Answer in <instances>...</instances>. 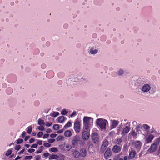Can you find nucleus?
<instances>
[{
	"mask_svg": "<svg viewBox=\"0 0 160 160\" xmlns=\"http://www.w3.org/2000/svg\"><path fill=\"white\" fill-rule=\"evenodd\" d=\"M83 127L84 129L86 130L89 128V126L93 123V118L88 116H85L83 119Z\"/></svg>",
	"mask_w": 160,
	"mask_h": 160,
	"instance_id": "obj_1",
	"label": "nucleus"
},
{
	"mask_svg": "<svg viewBox=\"0 0 160 160\" xmlns=\"http://www.w3.org/2000/svg\"><path fill=\"white\" fill-rule=\"evenodd\" d=\"M96 124L102 130H105L107 124H108V121L103 118H99L96 120Z\"/></svg>",
	"mask_w": 160,
	"mask_h": 160,
	"instance_id": "obj_2",
	"label": "nucleus"
},
{
	"mask_svg": "<svg viewBox=\"0 0 160 160\" xmlns=\"http://www.w3.org/2000/svg\"><path fill=\"white\" fill-rule=\"evenodd\" d=\"M72 145L73 147L79 144L81 145L83 144V142L81 140L80 138L78 135H76L73 137L72 141Z\"/></svg>",
	"mask_w": 160,
	"mask_h": 160,
	"instance_id": "obj_3",
	"label": "nucleus"
},
{
	"mask_svg": "<svg viewBox=\"0 0 160 160\" xmlns=\"http://www.w3.org/2000/svg\"><path fill=\"white\" fill-rule=\"evenodd\" d=\"M74 151L72 153L73 156L76 158H78L80 157H83L86 155V151Z\"/></svg>",
	"mask_w": 160,
	"mask_h": 160,
	"instance_id": "obj_4",
	"label": "nucleus"
},
{
	"mask_svg": "<svg viewBox=\"0 0 160 160\" xmlns=\"http://www.w3.org/2000/svg\"><path fill=\"white\" fill-rule=\"evenodd\" d=\"M90 129H84V128L82 129V138L84 140H87L90 135Z\"/></svg>",
	"mask_w": 160,
	"mask_h": 160,
	"instance_id": "obj_5",
	"label": "nucleus"
},
{
	"mask_svg": "<svg viewBox=\"0 0 160 160\" xmlns=\"http://www.w3.org/2000/svg\"><path fill=\"white\" fill-rule=\"evenodd\" d=\"M81 124L80 122L76 119L74 122V128L75 131L77 133H79L81 130Z\"/></svg>",
	"mask_w": 160,
	"mask_h": 160,
	"instance_id": "obj_6",
	"label": "nucleus"
},
{
	"mask_svg": "<svg viewBox=\"0 0 160 160\" xmlns=\"http://www.w3.org/2000/svg\"><path fill=\"white\" fill-rule=\"evenodd\" d=\"M151 89L150 85L148 84H145L142 86L141 90L143 93H148L149 92V91Z\"/></svg>",
	"mask_w": 160,
	"mask_h": 160,
	"instance_id": "obj_7",
	"label": "nucleus"
},
{
	"mask_svg": "<svg viewBox=\"0 0 160 160\" xmlns=\"http://www.w3.org/2000/svg\"><path fill=\"white\" fill-rule=\"evenodd\" d=\"M130 130V127L129 125L125 126L122 128L121 130V135L122 136H125L128 133Z\"/></svg>",
	"mask_w": 160,
	"mask_h": 160,
	"instance_id": "obj_8",
	"label": "nucleus"
},
{
	"mask_svg": "<svg viewBox=\"0 0 160 160\" xmlns=\"http://www.w3.org/2000/svg\"><path fill=\"white\" fill-rule=\"evenodd\" d=\"M92 139L95 143H98L99 142V138L97 133L95 132L92 134Z\"/></svg>",
	"mask_w": 160,
	"mask_h": 160,
	"instance_id": "obj_9",
	"label": "nucleus"
},
{
	"mask_svg": "<svg viewBox=\"0 0 160 160\" xmlns=\"http://www.w3.org/2000/svg\"><path fill=\"white\" fill-rule=\"evenodd\" d=\"M111 122L110 127L111 130L116 128L119 124V122L115 120H111Z\"/></svg>",
	"mask_w": 160,
	"mask_h": 160,
	"instance_id": "obj_10",
	"label": "nucleus"
},
{
	"mask_svg": "<svg viewBox=\"0 0 160 160\" xmlns=\"http://www.w3.org/2000/svg\"><path fill=\"white\" fill-rule=\"evenodd\" d=\"M60 148L62 150H65L67 149L70 150L72 148V146L68 144H64L59 146Z\"/></svg>",
	"mask_w": 160,
	"mask_h": 160,
	"instance_id": "obj_11",
	"label": "nucleus"
},
{
	"mask_svg": "<svg viewBox=\"0 0 160 160\" xmlns=\"http://www.w3.org/2000/svg\"><path fill=\"white\" fill-rule=\"evenodd\" d=\"M108 142L107 140H105L102 142L101 149L102 150H106L108 145Z\"/></svg>",
	"mask_w": 160,
	"mask_h": 160,
	"instance_id": "obj_12",
	"label": "nucleus"
},
{
	"mask_svg": "<svg viewBox=\"0 0 160 160\" xmlns=\"http://www.w3.org/2000/svg\"><path fill=\"white\" fill-rule=\"evenodd\" d=\"M89 53L91 54L94 55L98 52V50L94 47H91L89 49Z\"/></svg>",
	"mask_w": 160,
	"mask_h": 160,
	"instance_id": "obj_13",
	"label": "nucleus"
},
{
	"mask_svg": "<svg viewBox=\"0 0 160 160\" xmlns=\"http://www.w3.org/2000/svg\"><path fill=\"white\" fill-rule=\"evenodd\" d=\"M154 138V136L153 135L150 134L147 137H146V141L147 143L150 142Z\"/></svg>",
	"mask_w": 160,
	"mask_h": 160,
	"instance_id": "obj_14",
	"label": "nucleus"
},
{
	"mask_svg": "<svg viewBox=\"0 0 160 160\" xmlns=\"http://www.w3.org/2000/svg\"><path fill=\"white\" fill-rule=\"evenodd\" d=\"M134 147L138 149H140L142 145L141 142L139 141H137L133 143Z\"/></svg>",
	"mask_w": 160,
	"mask_h": 160,
	"instance_id": "obj_15",
	"label": "nucleus"
},
{
	"mask_svg": "<svg viewBox=\"0 0 160 160\" xmlns=\"http://www.w3.org/2000/svg\"><path fill=\"white\" fill-rule=\"evenodd\" d=\"M111 155V151H106L104 153V158L106 159H108Z\"/></svg>",
	"mask_w": 160,
	"mask_h": 160,
	"instance_id": "obj_16",
	"label": "nucleus"
},
{
	"mask_svg": "<svg viewBox=\"0 0 160 160\" xmlns=\"http://www.w3.org/2000/svg\"><path fill=\"white\" fill-rule=\"evenodd\" d=\"M136 154L135 151H131L129 153V159H132L135 157Z\"/></svg>",
	"mask_w": 160,
	"mask_h": 160,
	"instance_id": "obj_17",
	"label": "nucleus"
},
{
	"mask_svg": "<svg viewBox=\"0 0 160 160\" xmlns=\"http://www.w3.org/2000/svg\"><path fill=\"white\" fill-rule=\"evenodd\" d=\"M129 135H130L132 136L134 138H136L137 135V133L134 130H132L131 132L129 133Z\"/></svg>",
	"mask_w": 160,
	"mask_h": 160,
	"instance_id": "obj_18",
	"label": "nucleus"
},
{
	"mask_svg": "<svg viewBox=\"0 0 160 160\" xmlns=\"http://www.w3.org/2000/svg\"><path fill=\"white\" fill-rule=\"evenodd\" d=\"M72 135L71 131L69 130H67L64 132V135L65 137H70Z\"/></svg>",
	"mask_w": 160,
	"mask_h": 160,
	"instance_id": "obj_19",
	"label": "nucleus"
},
{
	"mask_svg": "<svg viewBox=\"0 0 160 160\" xmlns=\"http://www.w3.org/2000/svg\"><path fill=\"white\" fill-rule=\"evenodd\" d=\"M58 155L55 154H52L50 155L49 157V160L56 159L58 160Z\"/></svg>",
	"mask_w": 160,
	"mask_h": 160,
	"instance_id": "obj_20",
	"label": "nucleus"
},
{
	"mask_svg": "<svg viewBox=\"0 0 160 160\" xmlns=\"http://www.w3.org/2000/svg\"><path fill=\"white\" fill-rule=\"evenodd\" d=\"M158 145L153 143L151 145L149 150H156Z\"/></svg>",
	"mask_w": 160,
	"mask_h": 160,
	"instance_id": "obj_21",
	"label": "nucleus"
},
{
	"mask_svg": "<svg viewBox=\"0 0 160 160\" xmlns=\"http://www.w3.org/2000/svg\"><path fill=\"white\" fill-rule=\"evenodd\" d=\"M59 113L57 112H53L50 114V115L53 117H55L59 115Z\"/></svg>",
	"mask_w": 160,
	"mask_h": 160,
	"instance_id": "obj_22",
	"label": "nucleus"
},
{
	"mask_svg": "<svg viewBox=\"0 0 160 160\" xmlns=\"http://www.w3.org/2000/svg\"><path fill=\"white\" fill-rule=\"evenodd\" d=\"M124 71L122 69H119L116 72L117 74L119 76L122 75Z\"/></svg>",
	"mask_w": 160,
	"mask_h": 160,
	"instance_id": "obj_23",
	"label": "nucleus"
},
{
	"mask_svg": "<svg viewBox=\"0 0 160 160\" xmlns=\"http://www.w3.org/2000/svg\"><path fill=\"white\" fill-rule=\"evenodd\" d=\"M47 75L49 78H52L54 75V73L52 71H49L47 73Z\"/></svg>",
	"mask_w": 160,
	"mask_h": 160,
	"instance_id": "obj_24",
	"label": "nucleus"
},
{
	"mask_svg": "<svg viewBox=\"0 0 160 160\" xmlns=\"http://www.w3.org/2000/svg\"><path fill=\"white\" fill-rule=\"evenodd\" d=\"M64 118L65 117L63 116L59 117L58 118V121L60 123H62L64 121Z\"/></svg>",
	"mask_w": 160,
	"mask_h": 160,
	"instance_id": "obj_25",
	"label": "nucleus"
},
{
	"mask_svg": "<svg viewBox=\"0 0 160 160\" xmlns=\"http://www.w3.org/2000/svg\"><path fill=\"white\" fill-rule=\"evenodd\" d=\"M71 122L70 121L68 122L64 126L63 129H67L68 128L71 126Z\"/></svg>",
	"mask_w": 160,
	"mask_h": 160,
	"instance_id": "obj_26",
	"label": "nucleus"
},
{
	"mask_svg": "<svg viewBox=\"0 0 160 160\" xmlns=\"http://www.w3.org/2000/svg\"><path fill=\"white\" fill-rule=\"evenodd\" d=\"M75 82H81V81H85L86 79L84 78L83 77H79V78H78L76 80H73Z\"/></svg>",
	"mask_w": 160,
	"mask_h": 160,
	"instance_id": "obj_27",
	"label": "nucleus"
},
{
	"mask_svg": "<svg viewBox=\"0 0 160 160\" xmlns=\"http://www.w3.org/2000/svg\"><path fill=\"white\" fill-rule=\"evenodd\" d=\"M64 137L62 136H58L56 138V139L58 141H61L63 140Z\"/></svg>",
	"mask_w": 160,
	"mask_h": 160,
	"instance_id": "obj_28",
	"label": "nucleus"
},
{
	"mask_svg": "<svg viewBox=\"0 0 160 160\" xmlns=\"http://www.w3.org/2000/svg\"><path fill=\"white\" fill-rule=\"evenodd\" d=\"M58 160H63L64 159V156L62 154L58 155Z\"/></svg>",
	"mask_w": 160,
	"mask_h": 160,
	"instance_id": "obj_29",
	"label": "nucleus"
},
{
	"mask_svg": "<svg viewBox=\"0 0 160 160\" xmlns=\"http://www.w3.org/2000/svg\"><path fill=\"white\" fill-rule=\"evenodd\" d=\"M121 148L120 146L116 145L113 147L112 150H121Z\"/></svg>",
	"mask_w": 160,
	"mask_h": 160,
	"instance_id": "obj_30",
	"label": "nucleus"
},
{
	"mask_svg": "<svg viewBox=\"0 0 160 160\" xmlns=\"http://www.w3.org/2000/svg\"><path fill=\"white\" fill-rule=\"evenodd\" d=\"M38 124L40 125H44L45 122L43 120L40 119H39L38 120Z\"/></svg>",
	"mask_w": 160,
	"mask_h": 160,
	"instance_id": "obj_31",
	"label": "nucleus"
},
{
	"mask_svg": "<svg viewBox=\"0 0 160 160\" xmlns=\"http://www.w3.org/2000/svg\"><path fill=\"white\" fill-rule=\"evenodd\" d=\"M142 126L146 130H149L150 128V127L146 124H143Z\"/></svg>",
	"mask_w": 160,
	"mask_h": 160,
	"instance_id": "obj_32",
	"label": "nucleus"
},
{
	"mask_svg": "<svg viewBox=\"0 0 160 160\" xmlns=\"http://www.w3.org/2000/svg\"><path fill=\"white\" fill-rule=\"evenodd\" d=\"M27 133L28 134H30L32 131V127L31 126H30L27 128Z\"/></svg>",
	"mask_w": 160,
	"mask_h": 160,
	"instance_id": "obj_33",
	"label": "nucleus"
},
{
	"mask_svg": "<svg viewBox=\"0 0 160 160\" xmlns=\"http://www.w3.org/2000/svg\"><path fill=\"white\" fill-rule=\"evenodd\" d=\"M68 112V111H67L66 109H63L61 111V113L63 115H65L67 114Z\"/></svg>",
	"mask_w": 160,
	"mask_h": 160,
	"instance_id": "obj_34",
	"label": "nucleus"
},
{
	"mask_svg": "<svg viewBox=\"0 0 160 160\" xmlns=\"http://www.w3.org/2000/svg\"><path fill=\"white\" fill-rule=\"evenodd\" d=\"M160 142V137H159L155 139V142L154 143L158 145L159 144Z\"/></svg>",
	"mask_w": 160,
	"mask_h": 160,
	"instance_id": "obj_35",
	"label": "nucleus"
},
{
	"mask_svg": "<svg viewBox=\"0 0 160 160\" xmlns=\"http://www.w3.org/2000/svg\"><path fill=\"white\" fill-rule=\"evenodd\" d=\"M59 128V125L58 124H54L53 126V128L55 130H58Z\"/></svg>",
	"mask_w": 160,
	"mask_h": 160,
	"instance_id": "obj_36",
	"label": "nucleus"
},
{
	"mask_svg": "<svg viewBox=\"0 0 160 160\" xmlns=\"http://www.w3.org/2000/svg\"><path fill=\"white\" fill-rule=\"evenodd\" d=\"M12 89L10 88H8L6 89V92L8 94H10L12 92Z\"/></svg>",
	"mask_w": 160,
	"mask_h": 160,
	"instance_id": "obj_37",
	"label": "nucleus"
},
{
	"mask_svg": "<svg viewBox=\"0 0 160 160\" xmlns=\"http://www.w3.org/2000/svg\"><path fill=\"white\" fill-rule=\"evenodd\" d=\"M142 126L140 124H138V126H137L136 128V130L138 132H139V131H141V130L142 129Z\"/></svg>",
	"mask_w": 160,
	"mask_h": 160,
	"instance_id": "obj_38",
	"label": "nucleus"
},
{
	"mask_svg": "<svg viewBox=\"0 0 160 160\" xmlns=\"http://www.w3.org/2000/svg\"><path fill=\"white\" fill-rule=\"evenodd\" d=\"M23 141V140L22 139H19L15 141V142H16V143L18 144H20L22 143Z\"/></svg>",
	"mask_w": 160,
	"mask_h": 160,
	"instance_id": "obj_39",
	"label": "nucleus"
},
{
	"mask_svg": "<svg viewBox=\"0 0 160 160\" xmlns=\"http://www.w3.org/2000/svg\"><path fill=\"white\" fill-rule=\"evenodd\" d=\"M121 130H120V126H119L117 128V134L118 135H119L120 134H121Z\"/></svg>",
	"mask_w": 160,
	"mask_h": 160,
	"instance_id": "obj_40",
	"label": "nucleus"
},
{
	"mask_svg": "<svg viewBox=\"0 0 160 160\" xmlns=\"http://www.w3.org/2000/svg\"><path fill=\"white\" fill-rule=\"evenodd\" d=\"M38 129L40 131H43L44 130L45 128L44 127L41 125H40V126H38Z\"/></svg>",
	"mask_w": 160,
	"mask_h": 160,
	"instance_id": "obj_41",
	"label": "nucleus"
},
{
	"mask_svg": "<svg viewBox=\"0 0 160 160\" xmlns=\"http://www.w3.org/2000/svg\"><path fill=\"white\" fill-rule=\"evenodd\" d=\"M43 133L42 132H39L38 133L37 136L38 138H40L42 137L43 135Z\"/></svg>",
	"mask_w": 160,
	"mask_h": 160,
	"instance_id": "obj_42",
	"label": "nucleus"
},
{
	"mask_svg": "<svg viewBox=\"0 0 160 160\" xmlns=\"http://www.w3.org/2000/svg\"><path fill=\"white\" fill-rule=\"evenodd\" d=\"M43 146L45 147H49L51 146V145L48 142H45L43 144Z\"/></svg>",
	"mask_w": 160,
	"mask_h": 160,
	"instance_id": "obj_43",
	"label": "nucleus"
},
{
	"mask_svg": "<svg viewBox=\"0 0 160 160\" xmlns=\"http://www.w3.org/2000/svg\"><path fill=\"white\" fill-rule=\"evenodd\" d=\"M21 148V147L20 145H17L15 147V150H19Z\"/></svg>",
	"mask_w": 160,
	"mask_h": 160,
	"instance_id": "obj_44",
	"label": "nucleus"
},
{
	"mask_svg": "<svg viewBox=\"0 0 160 160\" xmlns=\"http://www.w3.org/2000/svg\"><path fill=\"white\" fill-rule=\"evenodd\" d=\"M12 153V151H7V152L6 153V155L9 156Z\"/></svg>",
	"mask_w": 160,
	"mask_h": 160,
	"instance_id": "obj_45",
	"label": "nucleus"
},
{
	"mask_svg": "<svg viewBox=\"0 0 160 160\" xmlns=\"http://www.w3.org/2000/svg\"><path fill=\"white\" fill-rule=\"evenodd\" d=\"M46 125L47 127L50 126L52 124V122H46Z\"/></svg>",
	"mask_w": 160,
	"mask_h": 160,
	"instance_id": "obj_46",
	"label": "nucleus"
},
{
	"mask_svg": "<svg viewBox=\"0 0 160 160\" xmlns=\"http://www.w3.org/2000/svg\"><path fill=\"white\" fill-rule=\"evenodd\" d=\"M55 141V140L54 139H48V142L49 143H52L54 142Z\"/></svg>",
	"mask_w": 160,
	"mask_h": 160,
	"instance_id": "obj_47",
	"label": "nucleus"
},
{
	"mask_svg": "<svg viewBox=\"0 0 160 160\" xmlns=\"http://www.w3.org/2000/svg\"><path fill=\"white\" fill-rule=\"evenodd\" d=\"M76 113L77 112L75 111H73L72 113V114L70 116L71 117H73L74 116H75L76 115Z\"/></svg>",
	"mask_w": 160,
	"mask_h": 160,
	"instance_id": "obj_48",
	"label": "nucleus"
},
{
	"mask_svg": "<svg viewBox=\"0 0 160 160\" xmlns=\"http://www.w3.org/2000/svg\"><path fill=\"white\" fill-rule=\"evenodd\" d=\"M88 146L89 147V148H92L93 146L92 143L90 142H88Z\"/></svg>",
	"mask_w": 160,
	"mask_h": 160,
	"instance_id": "obj_49",
	"label": "nucleus"
},
{
	"mask_svg": "<svg viewBox=\"0 0 160 160\" xmlns=\"http://www.w3.org/2000/svg\"><path fill=\"white\" fill-rule=\"evenodd\" d=\"M32 157L31 156H26L25 157V159L28 160V159H32Z\"/></svg>",
	"mask_w": 160,
	"mask_h": 160,
	"instance_id": "obj_50",
	"label": "nucleus"
},
{
	"mask_svg": "<svg viewBox=\"0 0 160 160\" xmlns=\"http://www.w3.org/2000/svg\"><path fill=\"white\" fill-rule=\"evenodd\" d=\"M50 154L48 153H44L43 154V155L45 157H47L49 156H50Z\"/></svg>",
	"mask_w": 160,
	"mask_h": 160,
	"instance_id": "obj_51",
	"label": "nucleus"
},
{
	"mask_svg": "<svg viewBox=\"0 0 160 160\" xmlns=\"http://www.w3.org/2000/svg\"><path fill=\"white\" fill-rule=\"evenodd\" d=\"M37 146L38 144H34L31 146V148H36L37 147Z\"/></svg>",
	"mask_w": 160,
	"mask_h": 160,
	"instance_id": "obj_52",
	"label": "nucleus"
},
{
	"mask_svg": "<svg viewBox=\"0 0 160 160\" xmlns=\"http://www.w3.org/2000/svg\"><path fill=\"white\" fill-rule=\"evenodd\" d=\"M49 136V134H45L43 136V138H48V137Z\"/></svg>",
	"mask_w": 160,
	"mask_h": 160,
	"instance_id": "obj_53",
	"label": "nucleus"
},
{
	"mask_svg": "<svg viewBox=\"0 0 160 160\" xmlns=\"http://www.w3.org/2000/svg\"><path fill=\"white\" fill-rule=\"evenodd\" d=\"M57 136V134H52L50 135V137L51 138H54L56 137Z\"/></svg>",
	"mask_w": 160,
	"mask_h": 160,
	"instance_id": "obj_54",
	"label": "nucleus"
},
{
	"mask_svg": "<svg viewBox=\"0 0 160 160\" xmlns=\"http://www.w3.org/2000/svg\"><path fill=\"white\" fill-rule=\"evenodd\" d=\"M26 135V132L25 131H23L22 134V138H24Z\"/></svg>",
	"mask_w": 160,
	"mask_h": 160,
	"instance_id": "obj_55",
	"label": "nucleus"
},
{
	"mask_svg": "<svg viewBox=\"0 0 160 160\" xmlns=\"http://www.w3.org/2000/svg\"><path fill=\"white\" fill-rule=\"evenodd\" d=\"M132 124L134 126H135L137 125V122L136 121H134L132 122Z\"/></svg>",
	"mask_w": 160,
	"mask_h": 160,
	"instance_id": "obj_56",
	"label": "nucleus"
},
{
	"mask_svg": "<svg viewBox=\"0 0 160 160\" xmlns=\"http://www.w3.org/2000/svg\"><path fill=\"white\" fill-rule=\"evenodd\" d=\"M35 141L34 138H31L29 140V142L30 143H33Z\"/></svg>",
	"mask_w": 160,
	"mask_h": 160,
	"instance_id": "obj_57",
	"label": "nucleus"
},
{
	"mask_svg": "<svg viewBox=\"0 0 160 160\" xmlns=\"http://www.w3.org/2000/svg\"><path fill=\"white\" fill-rule=\"evenodd\" d=\"M30 138V136H26L25 137L24 140L25 141H27L29 138Z\"/></svg>",
	"mask_w": 160,
	"mask_h": 160,
	"instance_id": "obj_58",
	"label": "nucleus"
},
{
	"mask_svg": "<svg viewBox=\"0 0 160 160\" xmlns=\"http://www.w3.org/2000/svg\"><path fill=\"white\" fill-rule=\"evenodd\" d=\"M46 67V65L45 64H42L41 66V68L43 69L45 68Z\"/></svg>",
	"mask_w": 160,
	"mask_h": 160,
	"instance_id": "obj_59",
	"label": "nucleus"
},
{
	"mask_svg": "<svg viewBox=\"0 0 160 160\" xmlns=\"http://www.w3.org/2000/svg\"><path fill=\"white\" fill-rule=\"evenodd\" d=\"M38 143L39 145H41L42 144V142L41 140H38L37 142Z\"/></svg>",
	"mask_w": 160,
	"mask_h": 160,
	"instance_id": "obj_60",
	"label": "nucleus"
},
{
	"mask_svg": "<svg viewBox=\"0 0 160 160\" xmlns=\"http://www.w3.org/2000/svg\"><path fill=\"white\" fill-rule=\"evenodd\" d=\"M51 131V129H50L49 128H48V129H47L46 130V132L47 133H49Z\"/></svg>",
	"mask_w": 160,
	"mask_h": 160,
	"instance_id": "obj_61",
	"label": "nucleus"
},
{
	"mask_svg": "<svg viewBox=\"0 0 160 160\" xmlns=\"http://www.w3.org/2000/svg\"><path fill=\"white\" fill-rule=\"evenodd\" d=\"M32 135L33 136H35L36 135V133L35 132H32Z\"/></svg>",
	"mask_w": 160,
	"mask_h": 160,
	"instance_id": "obj_62",
	"label": "nucleus"
},
{
	"mask_svg": "<svg viewBox=\"0 0 160 160\" xmlns=\"http://www.w3.org/2000/svg\"><path fill=\"white\" fill-rule=\"evenodd\" d=\"M21 158V157H19V156H17L15 159V160H18V159L20 158Z\"/></svg>",
	"mask_w": 160,
	"mask_h": 160,
	"instance_id": "obj_63",
	"label": "nucleus"
},
{
	"mask_svg": "<svg viewBox=\"0 0 160 160\" xmlns=\"http://www.w3.org/2000/svg\"><path fill=\"white\" fill-rule=\"evenodd\" d=\"M63 129H60L59 131H58V132L59 133H62L63 132Z\"/></svg>",
	"mask_w": 160,
	"mask_h": 160,
	"instance_id": "obj_64",
	"label": "nucleus"
}]
</instances>
